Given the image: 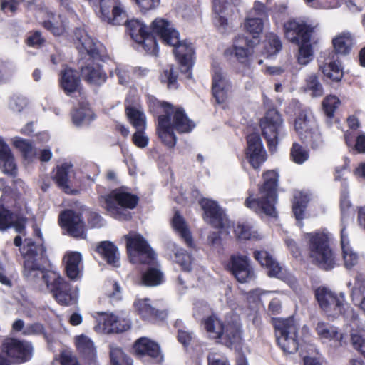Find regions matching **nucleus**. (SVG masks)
I'll use <instances>...</instances> for the list:
<instances>
[{
  "label": "nucleus",
  "mask_w": 365,
  "mask_h": 365,
  "mask_svg": "<svg viewBox=\"0 0 365 365\" xmlns=\"http://www.w3.org/2000/svg\"><path fill=\"white\" fill-rule=\"evenodd\" d=\"M235 233L240 240H259L262 235L255 229L253 224L249 222H240L235 227Z\"/></svg>",
  "instance_id": "42"
},
{
  "label": "nucleus",
  "mask_w": 365,
  "mask_h": 365,
  "mask_svg": "<svg viewBox=\"0 0 365 365\" xmlns=\"http://www.w3.org/2000/svg\"><path fill=\"white\" fill-rule=\"evenodd\" d=\"M0 169L6 174L15 175L16 173V165L12 153L1 158L0 159Z\"/></svg>",
  "instance_id": "57"
},
{
  "label": "nucleus",
  "mask_w": 365,
  "mask_h": 365,
  "mask_svg": "<svg viewBox=\"0 0 365 365\" xmlns=\"http://www.w3.org/2000/svg\"><path fill=\"white\" fill-rule=\"evenodd\" d=\"M60 85L66 94L77 91L80 87V78L76 71L66 67L60 75Z\"/></svg>",
  "instance_id": "36"
},
{
  "label": "nucleus",
  "mask_w": 365,
  "mask_h": 365,
  "mask_svg": "<svg viewBox=\"0 0 365 365\" xmlns=\"http://www.w3.org/2000/svg\"><path fill=\"white\" fill-rule=\"evenodd\" d=\"M131 38L148 53L157 55L158 52L155 36L159 35L153 31V24L148 27L139 19H131L127 22Z\"/></svg>",
  "instance_id": "14"
},
{
  "label": "nucleus",
  "mask_w": 365,
  "mask_h": 365,
  "mask_svg": "<svg viewBox=\"0 0 365 365\" xmlns=\"http://www.w3.org/2000/svg\"><path fill=\"white\" fill-rule=\"evenodd\" d=\"M315 296L319 307L328 317L335 319L343 316L350 319L353 323L357 321L358 315L346 302L344 292L336 294L327 287H321L315 291Z\"/></svg>",
  "instance_id": "8"
},
{
  "label": "nucleus",
  "mask_w": 365,
  "mask_h": 365,
  "mask_svg": "<svg viewBox=\"0 0 365 365\" xmlns=\"http://www.w3.org/2000/svg\"><path fill=\"white\" fill-rule=\"evenodd\" d=\"M309 200L310 195L307 192L296 191L294 194L292 210L299 224L305 216L306 208Z\"/></svg>",
  "instance_id": "39"
},
{
  "label": "nucleus",
  "mask_w": 365,
  "mask_h": 365,
  "mask_svg": "<svg viewBox=\"0 0 365 365\" xmlns=\"http://www.w3.org/2000/svg\"><path fill=\"white\" fill-rule=\"evenodd\" d=\"M161 81L166 83L169 88H175L177 81V74L173 66H169L163 71L161 75Z\"/></svg>",
  "instance_id": "62"
},
{
  "label": "nucleus",
  "mask_w": 365,
  "mask_h": 365,
  "mask_svg": "<svg viewBox=\"0 0 365 365\" xmlns=\"http://www.w3.org/2000/svg\"><path fill=\"white\" fill-rule=\"evenodd\" d=\"M273 323L278 345L284 353L293 354L298 350L297 331L299 324L293 317L274 318Z\"/></svg>",
  "instance_id": "12"
},
{
  "label": "nucleus",
  "mask_w": 365,
  "mask_h": 365,
  "mask_svg": "<svg viewBox=\"0 0 365 365\" xmlns=\"http://www.w3.org/2000/svg\"><path fill=\"white\" fill-rule=\"evenodd\" d=\"M320 69L327 78L335 82L340 81L344 76L342 66L339 61L324 63Z\"/></svg>",
  "instance_id": "47"
},
{
  "label": "nucleus",
  "mask_w": 365,
  "mask_h": 365,
  "mask_svg": "<svg viewBox=\"0 0 365 365\" xmlns=\"http://www.w3.org/2000/svg\"><path fill=\"white\" fill-rule=\"evenodd\" d=\"M254 257L262 267L267 268L269 277H276L283 281L289 279L286 269L280 266L267 252L264 250L255 251L254 252Z\"/></svg>",
  "instance_id": "26"
},
{
  "label": "nucleus",
  "mask_w": 365,
  "mask_h": 365,
  "mask_svg": "<svg viewBox=\"0 0 365 365\" xmlns=\"http://www.w3.org/2000/svg\"><path fill=\"white\" fill-rule=\"evenodd\" d=\"M74 344L79 355L88 363H95L97 358V349L93 340L85 334L77 335Z\"/></svg>",
  "instance_id": "31"
},
{
  "label": "nucleus",
  "mask_w": 365,
  "mask_h": 365,
  "mask_svg": "<svg viewBox=\"0 0 365 365\" xmlns=\"http://www.w3.org/2000/svg\"><path fill=\"white\" fill-rule=\"evenodd\" d=\"M200 204L204 211V220L207 223L221 229L230 226V222L217 202L205 198L201 200Z\"/></svg>",
  "instance_id": "20"
},
{
  "label": "nucleus",
  "mask_w": 365,
  "mask_h": 365,
  "mask_svg": "<svg viewBox=\"0 0 365 365\" xmlns=\"http://www.w3.org/2000/svg\"><path fill=\"white\" fill-rule=\"evenodd\" d=\"M110 357L111 365H132V360L115 344L110 345Z\"/></svg>",
  "instance_id": "51"
},
{
  "label": "nucleus",
  "mask_w": 365,
  "mask_h": 365,
  "mask_svg": "<svg viewBox=\"0 0 365 365\" xmlns=\"http://www.w3.org/2000/svg\"><path fill=\"white\" fill-rule=\"evenodd\" d=\"M299 46L297 61L299 65L307 66L314 59V48L310 40H305L297 43Z\"/></svg>",
  "instance_id": "45"
},
{
  "label": "nucleus",
  "mask_w": 365,
  "mask_h": 365,
  "mask_svg": "<svg viewBox=\"0 0 365 365\" xmlns=\"http://www.w3.org/2000/svg\"><path fill=\"white\" fill-rule=\"evenodd\" d=\"M59 222L71 236L82 239L86 237L85 225L80 215L72 210H66L60 215Z\"/></svg>",
  "instance_id": "25"
},
{
  "label": "nucleus",
  "mask_w": 365,
  "mask_h": 365,
  "mask_svg": "<svg viewBox=\"0 0 365 365\" xmlns=\"http://www.w3.org/2000/svg\"><path fill=\"white\" fill-rule=\"evenodd\" d=\"M306 4L317 9H335L341 6L340 0H304Z\"/></svg>",
  "instance_id": "56"
},
{
  "label": "nucleus",
  "mask_w": 365,
  "mask_h": 365,
  "mask_svg": "<svg viewBox=\"0 0 365 365\" xmlns=\"http://www.w3.org/2000/svg\"><path fill=\"white\" fill-rule=\"evenodd\" d=\"M147 101L151 110L155 108L161 110L162 113L158 119L157 133L161 141L168 148H173L176 144L174 130L179 133H188L195 128V123L188 118L182 108L159 102L150 96L147 97Z\"/></svg>",
  "instance_id": "2"
},
{
  "label": "nucleus",
  "mask_w": 365,
  "mask_h": 365,
  "mask_svg": "<svg viewBox=\"0 0 365 365\" xmlns=\"http://www.w3.org/2000/svg\"><path fill=\"white\" fill-rule=\"evenodd\" d=\"M172 227L173 230L185 240L186 244L191 247L192 245V239L190 232L184 218L176 212L172 220Z\"/></svg>",
  "instance_id": "43"
},
{
  "label": "nucleus",
  "mask_w": 365,
  "mask_h": 365,
  "mask_svg": "<svg viewBox=\"0 0 365 365\" xmlns=\"http://www.w3.org/2000/svg\"><path fill=\"white\" fill-rule=\"evenodd\" d=\"M100 204L106 210L108 215L118 220H127L130 218L128 210L135 208L138 197L123 189L115 190L109 195L99 197Z\"/></svg>",
  "instance_id": "10"
},
{
  "label": "nucleus",
  "mask_w": 365,
  "mask_h": 365,
  "mask_svg": "<svg viewBox=\"0 0 365 365\" xmlns=\"http://www.w3.org/2000/svg\"><path fill=\"white\" fill-rule=\"evenodd\" d=\"M264 184L259 188L257 197L252 195L246 199L245 205L257 214L276 217L275 205L277 200V187L279 178L274 170H269L263 174Z\"/></svg>",
  "instance_id": "7"
},
{
  "label": "nucleus",
  "mask_w": 365,
  "mask_h": 365,
  "mask_svg": "<svg viewBox=\"0 0 365 365\" xmlns=\"http://www.w3.org/2000/svg\"><path fill=\"white\" fill-rule=\"evenodd\" d=\"M253 52L252 48L250 46V41L242 36L235 39L232 46L225 51V54L233 56L240 63L249 66Z\"/></svg>",
  "instance_id": "28"
},
{
  "label": "nucleus",
  "mask_w": 365,
  "mask_h": 365,
  "mask_svg": "<svg viewBox=\"0 0 365 365\" xmlns=\"http://www.w3.org/2000/svg\"><path fill=\"white\" fill-rule=\"evenodd\" d=\"M111 76H116L119 83L125 84L130 79V71L126 66L118 65L114 71H110Z\"/></svg>",
  "instance_id": "63"
},
{
  "label": "nucleus",
  "mask_w": 365,
  "mask_h": 365,
  "mask_svg": "<svg viewBox=\"0 0 365 365\" xmlns=\"http://www.w3.org/2000/svg\"><path fill=\"white\" fill-rule=\"evenodd\" d=\"M303 90L314 98L320 97L324 93L322 85L319 81L317 76L314 73L309 74L306 78Z\"/></svg>",
  "instance_id": "49"
},
{
  "label": "nucleus",
  "mask_w": 365,
  "mask_h": 365,
  "mask_svg": "<svg viewBox=\"0 0 365 365\" xmlns=\"http://www.w3.org/2000/svg\"><path fill=\"white\" fill-rule=\"evenodd\" d=\"M209 338L230 348L238 349L242 342V326L237 317L221 320L212 315L203 320Z\"/></svg>",
  "instance_id": "5"
},
{
  "label": "nucleus",
  "mask_w": 365,
  "mask_h": 365,
  "mask_svg": "<svg viewBox=\"0 0 365 365\" xmlns=\"http://www.w3.org/2000/svg\"><path fill=\"white\" fill-rule=\"evenodd\" d=\"M309 240V257L313 262L324 270L336 267L338 260L330 247V235L325 232L307 234Z\"/></svg>",
  "instance_id": "9"
},
{
  "label": "nucleus",
  "mask_w": 365,
  "mask_h": 365,
  "mask_svg": "<svg viewBox=\"0 0 365 365\" xmlns=\"http://www.w3.org/2000/svg\"><path fill=\"white\" fill-rule=\"evenodd\" d=\"M36 15L37 20L54 35L60 36L64 33L65 22L63 21H58L51 11L46 9H42L38 10Z\"/></svg>",
  "instance_id": "32"
},
{
  "label": "nucleus",
  "mask_w": 365,
  "mask_h": 365,
  "mask_svg": "<svg viewBox=\"0 0 365 365\" xmlns=\"http://www.w3.org/2000/svg\"><path fill=\"white\" fill-rule=\"evenodd\" d=\"M291 158L297 164L302 165L309 158V152L297 143H294L290 151Z\"/></svg>",
  "instance_id": "55"
},
{
  "label": "nucleus",
  "mask_w": 365,
  "mask_h": 365,
  "mask_svg": "<svg viewBox=\"0 0 365 365\" xmlns=\"http://www.w3.org/2000/svg\"><path fill=\"white\" fill-rule=\"evenodd\" d=\"M11 143L13 146L21 153L26 160L32 161L36 158V149L30 140L16 136L11 139Z\"/></svg>",
  "instance_id": "41"
},
{
  "label": "nucleus",
  "mask_w": 365,
  "mask_h": 365,
  "mask_svg": "<svg viewBox=\"0 0 365 365\" xmlns=\"http://www.w3.org/2000/svg\"><path fill=\"white\" fill-rule=\"evenodd\" d=\"M66 270L68 277L73 280L78 279L81 276L82 257L78 252H68L64 257Z\"/></svg>",
  "instance_id": "35"
},
{
  "label": "nucleus",
  "mask_w": 365,
  "mask_h": 365,
  "mask_svg": "<svg viewBox=\"0 0 365 365\" xmlns=\"http://www.w3.org/2000/svg\"><path fill=\"white\" fill-rule=\"evenodd\" d=\"M95 331L98 334L123 332L130 327V321L123 314L98 313Z\"/></svg>",
  "instance_id": "15"
},
{
  "label": "nucleus",
  "mask_w": 365,
  "mask_h": 365,
  "mask_svg": "<svg viewBox=\"0 0 365 365\" xmlns=\"http://www.w3.org/2000/svg\"><path fill=\"white\" fill-rule=\"evenodd\" d=\"M286 38L293 43H299L305 40H311L313 27L302 20H290L284 24Z\"/></svg>",
  "instance_id": "23"
},
{
  "label": "nucleus",
  "mask_w": 365,
  "mask_h": 365,
  "mask_svg": "<svg viewBox=\"0 0 365 365\" xmlns=\"http://www.w3.org/2000/svg\"><path fill=\"white\" fill-rule=\"evenodd\" d=\"M105 293L112 301H118L121 298L120 287L114 281H108L106 283Z\"/></svg>",
  "instance_id": "60"
},
{
  "label": "nucleus",
  "mask_w": 365,
  "mask_h": 365,
  "mask_svg": "<svg viewBox=\"0 0 365 365\" xmlns=\"http://www.w3.org/2000/svg\"><path fill=\"white\" fill-rule=\"evenodd\" d=\"M27 105L26 98L22 96L14 95L9 101V108L13 112L20 113Z\"/></svg>",
  "instance_id": "61"
},
{
  "label": "nucleus",
  "mask_w": 365,
  "mask_h": 365,
  "mask_svg": "<svg viewBox=\"0 0 365 365\" xmlns=\"http://www.w3.org/2000/svg\"><path fill=\"white\" fill-rule=\"evenodd\" d=\"M133 349L137 355L148 356L156 363H160L163 359L159 345L147 337L138 339L135 341Z\"/></svg>",
  "instance_id": "30"
},
{
  "label": "nucleus",
  "mask_w": 365,
  "mask_h": 365,
  "mask_svg": "<svg viewBox=\"0 0 365 365\" xmlns=\"http://www.w3.org/2000/svg\"><path fill=\"white\" fill-rule=\"evenodd\" d=\"M81 76L84 81L93 86H101L106 81L107 76L102 67L93 62L81 68Z\"/></svg>",
  "instance_id": "34"
},
{
  "label": "nucleus",
  "mask_w": 365,
  "mask_h": 365,
  "mask_svg": "<svg viewBox=\"0 0 365 365\" xmlns=\"http://www.w3.org/2000/svg\"><path fill=\"white\" fill-rule=\"evenodd\" d=\"M34 232L38 237V241L26 238L20 248L24 258V276L39 287L46 285L58 303L66 306L76 303L78 289L72 287L58 272L46 270L44 265L48 258L42 242V234L37 227H34Z\"/></svg>",
  "instance_id": "1"
},
{
  "label": "nucleus",
  "mask_w": 365,
  "mask_h": 365,
  "mask_svg": "<svg viewBox=\"0 0 365 365\" xmlns=\"http://www.w3.org/2000/svg\"><path fill=\"white\" fill-rule=\"evenodd\" d=\"M267 16V9L260 1H256L246 17L243 27L245 31L257 38L263 31L262 17Z\"/></svg>",
  "instance_id": "22"
},
{
  "label": "nucleus",
  "mask_w": 365,
  "mask_h": 365,
  "mask_svg": "<svg viewBox=\"0 0 365 365\" xmlns=\"http://www.w3.org/2000/svg\"><path fill=\"white\" fill-rule=\"evenodd\" d=\"M315 331L322 344L331 347H338L341 345L344 336L339 331L336 327L319 321L315 326Z\"/></svg>",
  "instance_id": "27"
},
{
  "label": "nucleus",
  "mask_w": 365,
  "mask_h": 365,
  "mask_svg": "<svg viewBox=\"0 0 365 365\" xmlns=\"http://www.w3.org/2000/svg\"><path fill=\"white\" fill-rule=\"evenodd\" d=\"M29 210L19 195L6 188L0 199V230L14 227L21 233L25 229Z\"/></svg>",
  "instance_id": "6"
},
{
  "label": "nucleus",
  "mask_w": 365,
  "mask_h": 365,
  "mask_svg": "<svg viewBox=\"0 0 365 365\" xmlns=\"http://www.w3.org/2000/svg\"><path fill=\"white\" fill-rule=\"evenodd\" d=\"M133 307L135 312L144 320L149 321L155 317L154 307L148 298H137L133 303Z\"/></svg>",
  "instance_id": "46"
},
{
  "label": "nucleus",
  "mask_w": 365,
  "mask_h": 365,
  "mask_svg": "<svg viewBox=\"0 0 365 365\" xmlns=\"http://www.w3.org/2000/svg\"><path fill=\"white\" fill-rule=\"evenodd\" d=\"M175 326L178 328V339L180 343L185 346H187L192 339V333L183 326L182 322L176 321Z\"/></svg>",
  "instance_id": "58"
},
{
  "label": "nucleus",
  "mask_w": 365,
  "mask_h": 365,
  "mask_svg": "<svg viewBox=\"0 0 365 365\" xmlns=\"http://www.w3.org/2000/svg\"><path fill=\"white\" fill-rule=\"evenodd\" d=\"M153 31L159 35L163 42L174 47L173 52L180 63V71L188 78L192 77L195 51L192 43L180 41L179 33L172 24L166 19L157 18L153 21Z\"/></svg>",
  "instance_id": "4"
},
{
  "label": "nucleus",
  "mask_w": 365,
  "mask_h": 365,
  "mask_svg": "<svg viewBox=\"0 0 365 365\" xmlns=\"http://www.w3.org/2000/svg\"><path fill=\"white\" fill-rule=\"evenodd\" d=\"M354 347L365 357V330H360L351 334Z\"/></svg>",
  "instance_id": "59"
},
{
  "label": "nucleus",
  "mask_w": 365,
  "mask_h": 365,
  "mask_svg": "<svg viewBox=\"0 0 365 365\" xmlns=\"http://www.w3.org/2000/svg\"><path fill=\"white\" fill-rule=\"evenodd\" d=\"M351 289V297L354 303H356L365 297V275L358 274L355 278L354 284L351 282L347 284Z\"/></svg>",
  "instance_id": "50"
},
{
  "label": "nucleus",
  "mask_w": 365,
  "mask_h": 365,
  "mask_svg": "<svg viewBox=\"0 0 365 365\" xmlns=\"http://www.w3.org/2000/svg\"><path fill=\"white\" fill-rule=\"evenodd\" d=\"M94 118L91 109L86 103H81L79 108L72 113V120L76 126L88 124Z\"/></svg>",
  "instance_id": "44"
},
{
  "label": "nucleus",
  "mask_w": 365,
  "mask_h": 365,
  "mask_svg": "<svg viewBox=\"0 0 365 365\" xmlns=\"http://www.w3.org/2000/svg\"><path fill=\"white\" fill-rule=\"evenodd\" d=\"M341 104L340 99L335 95L327 96L322 101V108L325 115L332 118Z\"/></svg>",
  "instance_id": "53"
},
{
  "label": "nucleus",
  "mask_w": 365,
  "mask_h": 365,
  "mask_svg": "<svg viewBox=\"0 0 365 365\" xmlns=\"http://www.w3.org/2000/svg\"><path fill=\"white\" fill-rule=\"evenodd\" d=\"M175 262L179 264L184 271H190L192 267V257L184 249L174 247Z\"/></svg>",
  "instance_id": "52"
},
{
  "label": "nucleus",
  "mask_w": 365,
  "mask_h": 365,
  "mask_svg": "<svg viewBox=\"0 0 365 365\" xmlns=\"http://www.w3.org/2000/svg\"><path fill=\"white\" fill-rule=\"evenodd\" d=\"M332 43L336 53L347 55L356 43V38L351 32L343 31L333 38Z\"/></svg>",
  "instance_id": "38"
},
{
  "label": "nucleus",
  "mask_w": 365,
  "mask_h": 365,
  "mask_svg": "<svg viewBox=\"0 0 365 365\" xmlns=\"http://www.w3.org/2000/svg\"><path fill=\"white\" fill-rule=\"evenodd\" d=\"M145 130L138 129L133 135V143L140 148H145L149 142V138L145 135Z\"/></svg>",
  "instance_id": "64"
},
{
  "label": "nucleus",
  "mask_w": 365,
  "mask_h": 365,
  "mask_svg": "<svg viewBox=\"0 0 365 365\" xmlns=\"http://www.w3.org/2000/svg\"><path fill=\"white\" fill-rule=\"evenodd\" d=\"M260 127L269 150L272 152L275 151L279 138L286 134L281 115L275 109L269 110L261 119Z\"/></svg>",
  "instance_id": "13"
},
{
  "label": "nucleus",
  "mask_w": 365,
  "mask_h": 365,
  "mask_svg": "<svg viewBox=\"0 0 365 365\" xmlns=\"http://www.w3.org/2000/svg\"><path fill=\"white\" fill-rule=\"evenodd\" d=\"M227 268L240 283L248 282L255 278L250 259L246 255H232L227 264Z\"/></svg>",
  "instance_id": "16"
},
{
  "label": "nucleus",
  "mask_w": 365,
  "mask_h": 365,
  "mask_svg": "<svg viewBox=\"0 0 365 365\" xmlns=\"http://www.w3.org/2000/svg\"><path fill=\"white\" fill-rule=\"evenodd\" d=\"M130 261L133 264H146L150 267L142 274V283L153 287L163 282V274L155 264V256L142 235L130 232L125 236Z\"/></svg>",
  "instance_id": "3"
},
{
  "label": "nucleus",
  "mask_w": 365,
  "mask_h": 365,
  "mask_svg": "<svg viewBox=\"0 0 365 365\" xmlns=\"http://www.w3.org/2000/svg\"><path fill=\"white\" fill-rule=\"evenodd\" d=\"M231 84L220 68L215 67L212 76V93L218 104H225L230 96Z\"/></svg>",
  "instance_id": "24"
},
{
  "label": "nucleus",
  "mask_w": 365,
  "mask_h": 365,
  "mask_svg": "<svg viewBox=\"0 0 365 365\" xmlns=\"http://www.w3.org/2000/svg\"><path fill=\"white\" fill-rule=\"evenodd\" d=\"M341 255L345 268L348 270H365V258L359 255L350 245L345 228L341 230Z\"/></svg>",
  "instance_id": "19"
},
{
  "label": "nucleus",
  "mask_w": 365,
  "mask_h": 365,
  "mask_svg": "<svg viewBox=\"0 0 365 365\" xmlns=\"http://www.w3.org/2000/svg\"><path fill=\"white\" fill-rule=\"evenodd\" d=\"M230 2L234 6H239L241 4V0H213L214 24L221 33H226L231 28L225 16L228 14Z\"/></svg>",
  "instance_id": "29"
},
{
  "label": "nucleus",
  "mask_w": 365,
  "mask_h": 365,
  "mask_svg": "<svg viewBox=\"0 0 365 365\" xmlns=\"http://www.w3.org/2000/svg\"><path fill=\"white\" fill-rule=\"evenodd\" d=\"M247 143L245 158L253 168L257 169L267 160V153L261 138L257 133L250 134L247 138Z\"/></svg>",
  "instance_id": "21"
},
{
  "label": "nucleus",
  "mask_w": 365,
  "mask_h": 365,
  "mask_svg": "<svg viewBox=\"0 0 365 365\" xmlns=\"http://www.w3.org/2000/svg\"><path fill=\"white\" fill-rule=\"evenodd\" d=\"M282 47L279 38L276 34L269 33L266 36L262 54L267 58H272L281 51Z\"/></svg>",
  "instance_id": "48"
},
{
  "label": "nucleus",
  "mask_w": 365,
  "mask_h": 365,
  "mask_svg": "<svg viewBox=\"0 0 365 365\" xmlns=\"http://www.w3.org/2000/svg\"><path fill=\"white\" fill-rule=\"evenodd\" d=\"M294 130L302 140L312 149L322 146L323 139L319 130L315 118L309 109L300 110L294 121Z\"/></svg>",
  "instance_id": "11"
},
{
  "label": "nucleus",
  "mask_w": 365,
  "mask_h": 365,
  "mask_svg": "<svg viewBox=\"0 0 365 365\" xmlns=\"http://www.w3.org/2000/svg\"><path fill=\"white\" fill-rule=\"evenodd\" d=\"M43 335L44 339L48 343H51L52 339L51 336L45 331L44 326L38 322L27 324L23 331L24 336H38Z\"/></svg>",
  "instance_id": "54"
},
{
  "label": "nucleus",
  "mask_w": 365,
  "mask_h": 365,
  "mask_svg": "<svg viewBox=\"0 0 365 365\" xmlns=\"http://www.w3.org/2000/svg\"><path fill=\"white\" fill-rule=\"evenodd\" d=\"M73 42L81 55H88L96 59L103 56V46L100 42L90 36L83 29H77L74 32Z\"/></svg>",
  "instance_id": "18"
},
{
  "label": "nucleus",
  "mask_w": 365,
  "mask_h": 365,
  "mask_svg": "<svg viewBox=\"0 0 365 365\" xmlns=\"http://www.w3.org/2000/svg\"><path fill=\"white\" fill-rule=\"evenodd\" d=\"M96 252L106 261V262L113 267L120 265V255L118 248L115 245L108 241L101 242L96 247Z\"/></svg>",
  "instance_id": "37"
},
{
  "label": "nucleus",
  "mask_w": 365,
  "mask_h": 365,
  "mask_svg": "<svg viewBox=\"0 0 365 365\" xmlns=\"http://www.w3.org/2000/svg\"><path fill=\"white\" fill-rule=\"evenodd\" d=\"M125 111L130 123L136 130L146 128V117L140 107L131 106L126 100Z\"/></svg>",
  "instance_id": "40"
},
{
  "label": "nucleus",
  "mask_w": 365,
  "mask_h": 365,
  "mask_svg": "<svg viewBox=\"0 0 365 365\" xmlns=\"http://www.w3.org/2000/svg\"><path fill=\"white\" fill-rule=\"evenodd\" d=\"M73 174V164L71 162H64L56 167L53 176V180L58 186L68 194L76 192L70 185V178Z\"/></svg>",
  "instance_id": "33"
},
{
  "label": "nucleus",
  "mask_w": 365,
  "mask_h": 365,
  "mask_svg": "<svg viewBox=\"0 0 365 365\" xmlns=\"http://www.w3.org/2000/svg\"><path fill=\"white\" fill-rule=\"evenodd\" d=\"M2 351L9 358L22 363L31 359L34 346L30 341L10 338L4 341Z\"/></svg>",
  "instance_id": "17"
}]
</instances>
